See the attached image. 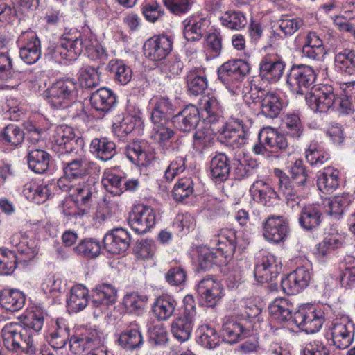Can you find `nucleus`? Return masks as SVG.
<instances>
[{
  "label": "nucleus",
  "instance_id": "nucleus-60",
  "mask_svg": "<svg viewBox=\"0 0 355 355\" xmlns=\"http://www.w3.org/2000/svg\"><path fill=\"white\" fill-rule=\"evenodd\" d=\"M44 315L45 313L42 309L35 307L24 316L21 325L28 331V329H32L35 332H38L44 325Z\"/></svg>",
  "mask_w": 355,
  "mask_h": 355
},
{
  "label": "nucleus",
  "instance_id": "nucleus-30",
  "mask_svg": "<svg viewBox=\"0 0 355 355\" xmlns=\"http://www.w3.org/2000/svg\"><path fill=\"white\" fill-rule=\"evenodd\" d=\"M249 334V329L241 322L233 318H227L223 323L220 329L223 340L231 345L245 338Z\"/></svg>",
  "mask_w": 355,
  "mask_h": 355
},
{
  "label": "nucleus",
  "instance_id": "nucleus-41",
  "mask_svg": "<svg viewBox=\"0 0 355 355\" xmlns=\"http://www.w3.org/2000/svg\"><path fill=\"white\" fill-rule=\"evenodd\" d=\"M90 151L98 159L107 162L116 155V144L107 137L94 138L90 144Z\"/></svg>",
  "mask_w": 355,
  "mask_h": 355
},
{
  "label": "nucleus",
  "instance_id": "nucleus-28",
  "mask_svg": "<svg viewBox=\"0 0 355 355\" xmlns=\"http://www.w3.org/2000/svg\"><path fill=\"white\" fill-rule=\"evenodd\" d=\"M171 121L175 128L180 131L191 132L200 121L199 110L193 105H189L173 116Z\"/></svg>",
  "mask_w": 355,
  "mask_h": 355
},
{
  "label": "nucleus",
  "instance_id": "nucleus-29",
  "mask_svg": "<svg viewBox=\"0 0 355 355\" xmlns=\"http://www.w3.org/2000/svg\"><path fill=\"white\" fill-rule=\"evenodd\" d=\"M151 121H169L175 106L167 96H155L149 102Z\"/></svg>",
  "mask_w": 355,
  "mask_h": 355
},
{
  "label": "nucleus",
  "instance_id": "nucleus-2",
  "mask_svg": "<svg viewBox=\"0 0 355 355\" xmlns=\"http://www.w3.org/2000/svg\"><path fill=\"white\" fill-rule=\"evenodd\" d=\"M234 110H238L236 105L229 109V119L217 130V134L218 139L221 143L233 148H237L247 143L250 132L249 127L241 112L234 114Z\"/></svg>",
  "mask_w": 355,
  "mask_h": 355
},
{
  "label": "nucleus",
  "instance_id": "nucleus-23",
  "mask_svg": "<svg viewBox=\"0 0 355 355\" xmlns=\"http://www.w3.org/2000/svg\"><path fill=\"white\" fill-rule=\"evenodd\" d=\"M130 236L123 228H116L106 233L103 239L105 249L110 254L125 252L130 245Z\"/></svg>",
  "mask_w": 355,
  "mask_h": 355
},
{
  "label": "nucleus",
  "instance_id": "nucleus-12",
  "mask_svg": "<svg viewBox=\"0 0 355 355\" xmlns=\"http://www.w3.org/2000/svg\"><path fill=\"white\" fill-rule=\"evenodd\" d=\"M306 101L314 112H326L336 102V97L331 85H320L311 88Z\"/></svg>",
  "mask_w": 355,
  "mask_h": 355
},
{
  "label": "nucleus",
  "instance_id": "nucleus-7",
  "mask_svg": "<svg viewBox=\"0 0 355 355\" xmlns=\"http://www.w3.org/2000/svg\"><path fill=\"white\" fill-rule=\"evenodd\" d=\"M250 98L254 104H258L259 114L268 119H275L283 108L281 97L274 92H266L255 83L252 84Z\"/></svg>",
  "mask_w": 355,
  "mask_h": 355
},
{
  "label": "nucleus",
  "instance_id": "nucleus-36",
  "mask_svg": "<svg viewBox=\"0 0 355 355\" xmlns=\"http://www.w3.org/2000/svg\"><path fill=\"white\" fill-rule=\"evenodd\" d=\"M178 302L171 295H161L155 299L152 305V312L159 321H167L174 314Z\"/></svg>",
  "mask_w": 355,
  "mask_h": 355
},
{
  "label": "nucleus",
  "instance_id": "nucleus-53",
  "mask_svg": "<svg viewBox=\"0 0 355 355\" xmlns=\"http://www.w3.org/2000/svg\"><path fill=\"white\" fill-rule=\"evenodd\" d=\"M220 20L223 26L234 31H241L248 24L245 15L239 10L226 11L220 17Z\"/></svg>",
  "mask_w": 355,
  "mask_h": 355
},
{
  "label": "nucleus",
  "instance_id": "nucleus-62",
  "mask_svg": "<svg viewBox=\"0 0 355 355\" xmlns=\"http://www.w3.org/2000/svg\"><path fill=\"white\" fill-rule=\"evenodd\" d=\"M291 178L297 187L304 189L309 182V174L306 167L302 159H297L292 163L289 170Z\"/></svg>",
  "mask_w": 355,
  "mask_h": 355
},
{
  "label": "nucleus",
  "instance_id": "nucleus-58",
  "mask_svg": "<svg viewBox=\"0 0 355 355\" xmlns=\"http://www.w3.org/2000/svg\"><path fill=\"white\" fill-rule=\"evenodd\" d=\"M20 258L16 252L8 249H0V275H9L13 273Z\"/></svg>",
  "mask_w": 355,
  "mask_h": 355
},
{
  "label": "nucleus",
  "instance_id": "nucleus-4",
  "mask_svg": "<svg viewBox=\"0 0 355 355\" xmlns=\"http://www.w3.org/2000/svg\"><path fill=\"white\" fill-rule=\"evenodd\" d=\"M182 302L180 312L171 324V334L180 343L186 342L191 338L196 316V302L193 296L187 295Z\"/></svg>",
  "mask_w": 355,
  "mask_h": 355
},
{
  "label": "nucleus",
  "instance_id": "nucleus-50",
  "mask_svg": "<svg viewBox=\"0 0 355 355\" xmlns=\"http://www.w3.org/2000/svg\"><path fill=\"white\" fill-rule=\"evenodd\" d=\"M272 319L284 322L293 318L292 316L293 305L286 298H276L268 307Z\"/></svg>",
  "mask_w": 355,
  "mask_h": 355
},
{
  "label": "nucleus",
  "instance_id": "nucleus-49",
  "mask_svg": "<svg viewBox=\"0 0 355 355\" xmlns=\"http://www.w3.org/2000/svg\"><path fill=\"white\" fill-rule=\"evenodd\" d=\"M10 243L17 248L21 255V261H26L32 259L36 254L37 250L33 241H29L28 238L20 232L14 234L10 238Z\"/></svg>",
  "mask_w": 355,
  "mask_h": 355
},
{
  "label": "nucleus",
  "instance_id": "nucleus-34",
  "mask_svg": "<svg viewBox=\"0 0 355 355\" xmlns=\"http://www.w3.org/2000/svg\"><path fill=\"white\" fill-rule=\"evenodd\" d=\"M230 169V159L225 153H218L211 158L209 163V175L216 183L227 180Z\"/></svg>",
  "mask_w": 355,
  "mask_h": 355
},
{
  "label": "nucleus",
  "instance_id": "nucleus-5",
  "mask_svg": "<svg viewBox=\"0 0 355 355\" xmlns=\"http://www.w3.org/2000/svg\"><path fill=\"white\" fill-rule=\"evenodd\" d=\"M52 149L59 157L68 154H77L82 150L83 140L77 137L73 129L67 125L54 128L51 136Z\"/></svg>",
  "mask_w": 355,
  "mask_h": 355
},
{
  "label": "nucleus",
  "instance_id": "nucleus-56",
  "mask_svg": "<svg viewBox=\"0 0 355 355\" xmlns=\"http://www.w3.org/2000/svg\"><path fill=\"white\" fill-rule=\"evenodd\" d=\"M78 73V80L83 87L92 89L100 84L101 73L98 68L86 65L80 69Z\"/></svg>",
  "mask_w": 355,
  "mask_h": 355
},
{
  "label": "nucleus",
  "instance_id": "nucleus-47",
  "mask_svg": "<svg viewBox=\"0 0 355 355\" xmlns=\"http://www.w3.org/2000/svg\"><path fill=\"white\" fill-rule=\"evenodd\" d=\"M334 64L338 71L347 75H355V50L344 49L334 56Z\"/></svg>",
  "mask_w": 355,
  "mask_h": 355
},
{
  "label": "nucleus",
  "instance_id": "nucleus-42",
  "mask_svg": "<svg viewBox=\"0 0 355 355\" xmlns=\"http://www.w3.org/2000/svg\"><path fill=\"white\" fill-rule=\"evenodd\" d=\"M339 185V171L335 168H324L320 171L317 179V186L320 191L330 193Z\"/></svg>",
  "mask_w": 355,
  "mask_h": 355
},
{
  "label": "nucleus",
  "instance_id": "nucleus-59",
  "mask_svg": "<svg viewBox=\"0 0 355 355\" xmlns=\"http://www.w3.org/2000/svg\"><path fill=\"white\" fill-rule=\"evenodd\" d=\"M73 250L87 259H94L100 254L101 247L98 240L89 238L80 241Z\"/></svg>",
  "mask_w": 355,
  "mask_h": 355
},
{
  "label": "nucleus",
  "instance_id": "nucleus-8",
  "mask_svg": "<svg viewBox=\"0 0 355 355\" xmlns=\"http://www.w3.org/2000/svg\"><path fill=\"white\" fill-rule=\"evenodd\" d=\"M316 79L314 69L306 64H293L286 75V85L296 94H304Z\"/></svg>",
  "mask_w": 355,
  "mask_h": 355
},
{
  "label": "nucleus",
  "instance_id": "nucleus-46",
  "mask_svg": "<svg viewBox=\"0 0 355 355\" xmlns=\"http://www.w3.org/2000/svg\"><path fill=\"white\" fill-rule=\"evenodd\" d=\"M109 72L113 75L114 81L120 85H125L130 82L132 76L131 68L124 60L113 59L107 64Z\"/></svg>",
  "mask_w": 355,
  "mask_h": 355
},
{
  "label": "nucleus",
  "instance_id": "nucleus-55",
  "mask_svg": "<svg viewBox=\"0 0 355 355\" xmlns=\"http://www.w3.org/2000/svg\"><path fill=\"white\" fill-rule=\"evenodd\" d=\"M305 154L307 162L314 166H320L330 158L329 153L315 141L310 143L306 149Z\"/></svg>",
  "mask_w": 355,
  "mask_h": 355
},
{
  "label": "nucleus",
  "instance_id": "nucleus-20",
  "mask_svg": "<svg viewBox=\"0 0 355 355\" xmlns=\"http://www.w3.org/2000/svg\"><path fill=\"white\" fill-rule=\"evenodd\" d=\"M311 279V272L306 266L297 268L281 281L283 291L288 295H295L306 288Z\"/></svg>",
  "mask_w": 355,
  "mask_h": 355
},
{
  "label": "nucleus",
  "instance_id": "nucleus-24",
  "mask_svg": "<svg viewBox=\"0 0 355 355\" xmlns=\"http://www.w3.org/2000/svg\"><path fill=\"white\" fill-rule=\"evenodd\" d=\"M97 182L94 178L89 177L85 181L75 184L72 188L74 202L78 207H90L97 194Z\"/></svg>",
  "mask_w": 355,
  "mask_h": 355
},
{
  "label": "nucleus",
  "instance_id": "nucleus-32",
  "mask_svg": "<svg viewBox=\"0 0 355 355\" xmlns=\"http://www.w3.org/2000/svg\"><path fill=\"white\" fill-rule=\"evenodd\" d=\"M354 198L349 193H343L329 199L327 202L328 208L324 212L333 220H339L345 213L351 209L354 204Z\"/></svg>",
  "mask_w": 355,
  "mask_h": 355
},
{
  "label": "nucleus",
  "instance_id": "nucleus-63",
  "mask_svg": "<svg viewBox=\"0 0 355 355\" xmlns=\"http://www.w3.org/2000/svg\"><path fill=\"white\" fill-rule=\"evenodd\" d=\"M198 263L199 268L202 270H209L214 264L218 258V252L216 248L212 246L211 248L206 246L198 248Z\"/></svg>",
  "mask_w": 355,
  "mask_h": 355
},
{
  "label": "nucleus",
  "instance_id": "nucleus-1",
  "mask_svg": "<svg viewBox=\"0 0 355 355\" xmlns=\"http://www.w3.org/2000/svg\"><path fill=\"white\" fill-rule=\"evenodd\" d=\"M97 44L95 36L91 32L80 33L70 30L64 33L56 44H51L46 55L57 62L74 61L85 50H93Z\"/></svg>",
  "mask_w": 355,
  "mask_h": 355
},
{
  "label": "nucleus",
  "instance_id": "nucleus-17",
  "mask_svg": "<svg viewBox=\"0 0 355 355\" xmlns=\"http://www.w3.org/2000/svg\"><path fill=\"white\" fill-rule=\"evenodd\" d=\"M173 44V39L167 35H154L145 42L144 54L153 61H161L172 51Z\"/></svg>",
  "mask_w": 355,
  "mask_h": 355
},
{
  "label": "nucleus",
  "instance_id": "nucleus-51",
  "mask_svg": "<svg viewBox=\"0 0 355 355\" xmlns=\"http://www.w3.org/2000/svg\"><path fill=\"white\" fill-rule=\"evenodd\" d=\"M89 302L88 290L82 285H76L71 288L70 295L67 300L69 309L74 312L83 310Z\"/></svg>",
  "mask_w": 355,
  "mask_h": 355
},
{
  "label": "nucleus",
  "instance_id": "nucleus-21",
  "mask_svg": "<svg viewBox=\"0 0 355 355\" xmlns=\"http://www.w3.org/2000/svg\"><path fill=\"white\" fill-rule=\"evenodd\" d=\"M201 302L208 307H214L223 296V288L220 282L207 277L200 280L196 287Z\"/></svg>",
  "mask_w": 355,
  "mask_h": 355
},
{
  "label": "nucleus",
  "instance_id": "nucleus-52",
  "mask_svg": "<svg viewBox=\"0 0 355 355\" xmlns=\"http://www.w3.org/2000/svg\"><path fill=\"white\" fill-rule=\"evenodd\" d=\"M250 192L259 202L270 205L278 197L277 193L267 182L257 180L250 187Z\"/></svg>",
  "mask_w": 355,
  "mask_h": 355
},
{
  "label": "nucleus",
  "instance_id": "nucleus-44",
  "mask_svg": "<svg viewBox=\"0 0 355 355\" xmlns=\"http://www.w3.org/2000/svg\"><path fill=\"white\" fill-rule=\"evenodd\" d=\"M188 92L190 94L198 96L204 92L208 86L205 71L201 68L191 70L186 77Z\"/></svg>",
  "mask_w": 355,
  "mask_h": 355
},
{
  "label": "nucleus",
  "instance_id": "nucleus-22",
  "mask_svg": "<svg viewBox=\"0 0 355 355\" xmlns=\"http://www.w3.org/2000/svg\"><path fill=\"white\" fill-rule=\"evenodd\" d=\"M250 71V65L243 60H232L223 64L218 69V79L224 84L239 81Z\"/></svg>",
  "mask_w": 355,
  "mask_h": 355
},
{
  "label": "nucleus",
  "instance_id": "nucleus-54",
  "mask_svg": "<svg viewBox=\"0 0 355 355\" xmlns=\"http://www.w3.org/2000/svg\"><path fill=\"white\" fill-rule=\"evenodd\" d=\"M286 136L271 128L262 129L259 133V137L261 141H264L270 148L275 147L279 150H284L288 147Z\"/></svg>",
  "mask_w": 355,
  "mask_h": 355
},
{
  "label": "nucleus",
  "instance_id": "nucleus-16",
  "mask_svg": "<svg viewBox=\"0 0 355 355\" xmlns=\"http://www.w3.org/2000/svg\"><path fill=\"white\" fill-rule=\"evenodd\" d=\"M285 67L286 62L281 55L268 53L259 62V78L268 83H277L282 77Z\"/></svg>",
  "mask_w": 355,
  "mask_h": 355
},
{
  "label": "nucleus",
  "instance_id": "nucleus-26",
  "mask_svg": "<svg viewBox=\"0 0 355 355\" xmlns=\"http://www.w3.org/2000/svg\"><path fill=\"white\" fill-rule=\"evenodd\" d=\"M236 235L234 230L223 228L217 231L211 239L210 244L216 248L220 255H232L236 248Z\"/></svg>",
  "mask_w": 355,
  "mask_h": 355
},
{
  "label": "nucleus",
  "instance_id": "nucleus-6",
  "mask_svg": "<svg viewBox=\"0 0 355 355\" xmlns=\"http://www.w3.org/2000/svg\"><path fill=\"white\" fill-rule=\"evenodd\" d=\"M3 345L10 351L24 352L28 355V349L34 347L32 336L27 329L17 322H9L1 330Z\"/></svg>",
  "mask_w": 355,
  "mask_h": 355
},
{
  "label": "nucleus",
  "instance_id": "nucleus-37",
  "mask_svg": "<svg viewBox=\"0 0 355 355\" xmlns=\"http://www.w3.org/2000/svg\"><path fill=\"white\" fill-rule=\"evenodd\" d=\"M90 103L94 109L105 114L116 105V97L111 89L101 87L91 94Z\"/></svg>",
  "mask_w": 355,
  "mask_h": 355
},
{
  "label": "nucleus",
  "instance_id": "nucleus-13",
  "mask_svg": "<svg viewBox=\"0 0 355 355\" xmlns=\"http://www.w3.org/2000/svg\"><path fill=\"white\" fill-rule=\"evenodd\" d=\"M64 175L70 182L83 180L92 173L100 172L99 166L85 156L73 158L69 162H62Z\"/></svg>",
  "mask_w": 355,
  "mask_h": 355
},
{
  "label": "nucleus",
  "instance_id": "nucleus-35",
  "mask_svg": "<svg viewBox=\"0 0 355 355\" xmlns=\"http://www.w3.org/2000/svg\"><path fill=\"white\" fill-rule=\"evenodd\" d=\"M39 146L29 145L27 148V162L31 170L36 173L47 171L50 162V155L39 148Z\"/></svg>",
  "mask_w": 355,
  "mask_h": 355
},
{
  "label": "nucleus",
  "instance_id": "nucleus-61",
  "mask_svg": "<svg viewBox=\"0 0 355 355\" xmlns=\"http://www.w3.org/2000/svg\"><path fill=\"white\" fill-rule=\"evenodd\" d=\"M196 341L205 348L211 349L218 345L220 338L216 330L207 325L201 327Z\"/></svg>",
  "mask_w": 355,
  "mask_h": 355
},
{
  "label": "nucleus",
  "instance_id": "nucleus-31",
  "mask_svg": "<svg viewBox=\"0 0 355 355\" xmlns=\"http://www.w3.org/2000/svg\"><path fill=\"white\" fill-rule=\"evenodd\" d=\"M184 37L188 42L200 41L206 29L209 21L205 18L191 15L182 21Z\"/></svg>",
  "mask_w": 355,
  "mask_h": 355
},
{
  "label": "nucleus",
  "instance_id": "nucleus-48",
  "mask_svg": "<svg viewBox=\"0 0 355 355\" xmlns=\"http://www.w3.org/2000/svg\"><path fill=\"white\" fill-rule=\"evenodd\" d=\"M151 122L153 124V128L150 138L159 146L166 147L175 134L174 130L168 125L169 121Z\"/></svg>",
  "mask_w": 355,
  "mask_h": 355
},
{
  "label": "nucleus",
  "instance_id": "nucleus-64",
  "mask_svg": "<svg viewBox=\"0 0 355 355\" xmlns=\"http://www.w3.org/2000/svg\"><path fill=\"white\" fill-rule=\"evenodd\" d=\"M24 139V132L16 125L9 124L6 126L1 133V140L7 144L17 146Z\"/></svg>",
  "mask_w": 355,
  "mask_h": 355
},
{
  "label": "nucleus",
  "instance_id": "nucleus-27",
  "mask_svg": "<svg viewBox=\"0 0 355 355\" xmlns=\"http://www.w3.org/2000/svg\"><path fill=\"white\" fill-rule=\"evenodd\" d=\"M275 175L278 178V192L285 198L288 207L296 209L300 207L301 196L295 189L290 178L282 170L275 168Z\"/></svg>",
  "mask_w": 355,
  "mask_h": 355
},
{
  "label": "nucleus",
  "instance_id": "nucleus-25",
  "mask_svg": "<svg viewBox=\"0 0 355 355\" xmlns=\"http://www.w3.org/2000/svg\"><path fill=\"white\" fill-rule=\"evenodd\" d=\"M125 155L134 164L143 166L150 164L155 158L148 143L143 140L128 144L125 148Z\"/></svg>",
  "mask_w": 355,
  "mask_h": 355
},
{
  "label": "nucleus",
  "instance_id": "nucleus-39",
  "mask_svg": "<svg viewBox=\"0 0 355 355\" xmlns=\"http://www.w3.org/2000/svg\"><path fill=\"white\" fill-rule=\"evenodd\" d=\"M117 291L110 284H101L92 291V304L94 306H106L113 304L116 300Z\"/></svg>",
  "mask_w": 355,
  "mask_h": 355
},
{
  "label": "nucleus",
  "instance_id": "nucleus-9",
  "mask_svg": "<svg viewBox=\"0 0 355 355\" xmlns=\"http://www.w3.org/2000/svg\"><path fill=\"white\" fill-rule=\"evenodd\" d=\"M330 340L338 349H344L353 342L355 334V324L347 315L336 317L329 327Z\"/></svg>",
  "mask_w": 355,
  "mask_h": 355
},
{
  "label": "nucleus",
  "instance_id": "nucleus-3",
  "mask_svg": "<svg viewBox=\"0 0 355 355\" xmlns=\"http://www.w3.org/2000/svg\"><path fill=\"white\" fill-rule=\"evenodd\" d=\"M43 95L51 107L56 109L67 108L76 101V82L69 78L57 80L44 92Z\"/></svg>",
  "mask_w": 355,
  "mask_h": 355
},
{
  "label": "nucleus",
  "instance_id": "nucleus-45",
  "mask_svg": "<svg viewBox=\"0 0 355 355\" xmlns=\"http://www.w3.org/2000/svg\"><path fill=\"white\" fill-rule=\"evenodd\" d=\"M283 128L285 135L293 140L301 139L305 132V128L297 113H288L283 120Z\"/></svg>",
  "mask_w": 355,
  "mask_h": 355
},
{
  "label": "nucleus",
  "instance_id": "nucleus-15",
  "mask_svg": "<svg viewBox=\"0 0 355 355\" xmlns=\"http://www.w3.org/2000/svg\"><path fill=\"white\" fill-rule=\"evenodd\" d=\"M282 268V262L276 256L264 252L257 260L254 275L259 283L272 282L281 272Z\"/></svg>",
  "mask_w": 355,
  "mask_h": 355
},
{
  "label": "nucleus",
  "instance_id": "nucleus-57",
  "mask_svg": "<svg viewBox=\"0 0 355 355\" xmlns=\"http://www.w3.org/2000/svg\"><path fill=\"white\" fill-rule=\"evenodd\" d=\"M194 192V182L191 178L184 177L178 180L173 187L172 195L177 202H183Z\"/></svg>",
  "mask_w": 355,
  "mask_h": 355
},
{
  "label": "nucleus",
  "instance_id": "nucleus-11",
  "mask_svg": "<svg viewBox=\"0 0 355 355\" xmlns=\"http://www.w3.org/2000/svg\"><path fill=\"white\" fill-rule=\"evenodd\" d=\"M156 223V213L150 206L139 204L129 213L128 223L138 234L148 232Z\"/></svg>",
  "mask_w": 355,
  "mask_h": 355
},
{
  "label": "nucleus",
  "instance_id": "nucleus-14",
  "mask_svg": "<svg viewBox=\"0 0 355 355\" xmlns=\"http://www.w3.org/2000/svg\"><path fill=\"white\" fill-rule=\"evenodd\" d=\"M263 236L271 243L284 242L290 234L288 220L283 216H268L262 223Z\"/></svg>",
  "mask_w": 355,
  "mask_h": 355
},
{
  "label": "nucleus",
  "instance_id": "nucleus-33",
  "mask_svg": "<svg viewBox=\"0 0 355 355\" xmlns=\"http://www.w3.org/2000/svg\"><path fill=\"white\" fill-rule=\"evenodd\" d=\"M199 109L205 120L211 124L218 123L223 119L220 104L213 94L204 95L200 98Z\"/></svg>",
  "mask_w": 355,
  "mask_h": 355
},
{
  "label": "nucleus",
  "instance_id": "nucleus-18",
  "mask_svg": "<svg viewBox=\"0 0 355 355\" xmlns=\"http://www.w3.org/2000/svg\"><path fill=\"white\" fill-rule=\"evenodd\" d=\"M19 56L28 64L36 63L41 58V42L35 33L21 34L18 39Z\"/></svg>",
  "mask_w": 355,
  "mask_h": 355
},
{
  "label": "nucleus",
  "instance_id": "nucleus-40",
  "mask_svg": "<svg viewBox=\"0 0 355 355\" xmlns=\"http://www.w3.org/2000/svg\"><path fill=\"white\" fill-rule=\"evenodd\" d=\"M69 328L63 319H58L49 330L47 340L54 349L64 347L69 339Z\"/></svg>",
  "mask_w": 355,
  "mask_h": 355
},
{
  "label": "nucleus",
  "instance_id": "nucleus-38",
  "mask_svg": "<svg viewBox=\"0 0 355 355\" xmlns=\"http://www.w3.org/2000/svg\"><path fill=\"white\" fill-rule=\"evenodd\" d=\"M117 343L126 350L132 351L139 349L144 344V338L137 324H131L121 331L117 338Z\"/></svg>",
  "mask_w": 355,
  "mask_h": 355
},
{
  "label": "nucleus",
  "instance_id": "nucleus-19",
  "mask_svg": "<svg viewBox=\"0 0 355 355\" xmlns=\"http://www.w3.org/2000/svg\"><path fill=\"white\" fill-rule=\"evenodd\" d=\"M324 213V206L322 204H307L301 209L298 217L299 225L306 232H315L322 223Z\"/></svg>",
  "mask_w": 355,
  "mask_h": 355
},
{
  "label": "nucleus",
  "instance_id": "nucleus-43",
  "mask_svg": "<svg viewBox=\"0 0 355 355\" xmlns=\"http://www.w3.org/2000/svg\"><path fill=\"white\" fill-rule=\"evenodd\" d=\"M25 295L19 290L4 289L0 293V305L8 311H17L25 304Z\"/></svg>",
  "mask_w": 355,
  "mask_h": 355
},
{
  "label": "nucleus",
  "instance_id": "nucleus-10",
  "mask_svg": "<svg viewBox=\"0 0 355 355\" xmlns=\"http://www.w3.org/2000/svg\"><path fill=\"white\" fill-rule=\"evenodd\" d=\"M324 312L317 309L313 305L301 306L293 318L295 324L307 334H314L320 331L324 322Z\"/></svg>",
  "mask_w": 355,
  "mask_h": 355
}]
</instances>
